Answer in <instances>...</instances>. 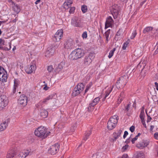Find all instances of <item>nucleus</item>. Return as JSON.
<instances>
[{
    "instance_id": "f257e3e1",
    "label": "nucleus",
    "mask_w": 158,
    "mask_h": 158,
    "mask_svg": "<svg viewBox=\"0 0 158 158\" xmlns=\"http://www.w3.org/2000/svg\"><path fill=\"white\" fill-rule=\"evenodd\" d=\"M50 132L48 131L47 129L44 127L40 126L35 130V135L42 139H44L50 134Z\"/></svg>"
},
{
    "instance_id": "f03ea898",
    "label": "nucleus",
    "mask_w": 158,
    "mask_h": 158,
    "mask_svg": "<svg viewBox=\"0 0 158 158\" xmlns=\"http://www.w3.org/2000/svg\"><path fill=\"white\" fill-rule=\"evenodd\" d=\"M85 53L83 49L77 48L73 51L69 56L71 60H75L81 58L84 56Z\"/></svg>"
},
{
    "instance_id": "7ed1b4c3",
    "label": "nucleus",
    "mask_w": 158,
    "mask_h": 158,
    "mask_svg": "<svg viewBox=\"0 0 158 158\" xmlns=\"http://www.w3.org/2000/svg\"><path fill=\"white\" fill-rule=\"evenodd\" d=\"M118 117L117 115H114L110 118L107 123V128L112 130L116 126L118 120Z\"/></svg>"
},
{
    "instance_id": "20e7f679",
    "label": "nucleus",
    "mask_w": 158,
    "mask_h": 158,
    "mask_svg": "<svg viewBox=\"0 0 158 158\" xmlns=\"http://www.w3.org/2000/svg\"><path fill=\"white\" fill-rule=\"evenodd\" d=\"M85 86L82 83L78 84L74 88L72 93V95L73 96H76L80 94L83 91Z\"/></svg>"
},
{
    "instance_id": "39448f33",
    "label": "nucleus",
    "mask_w": 158,
    "mask_h": 158,
    "mask_svg": "<svg viewBox=\"0 0 158 158\" xmlns=\"http://www.w3.org/2000/svg\"><path fill=\"white\" fill-rule=\"evenodd\" d=\"M95 56L94 52H90L89 55L86 56L84 60V64L86 66H89L92 63V60Z\"/></svg>"
},
{
    "instance_id": "423d86ee",
    "label": "nucleus",
    "mask_w": 158,
    "mask_h": 158,
    "mask_svg": "<svg viewBox=\"0 0 158 158\" xmlns=\"http://www.w3.org/2000/svg\"><path fill=\"white\" fill-rule=\"evenodd\" d=\"M127 83V80L126 77H121L117 81L116 85L118 89L122 88L124 87Z\"/></svg>"
},
{
    "instance_id": "0eeeda50",
    "label": "nucleus",
    "mask_w": 158,
    "mask_h": 158,
    "mask_svg": "<svg viewBox=\"0 0 158 158\" xmlns=\"http://www.w3.org/2000/svg\"><path fill=\"white\" fill-rule=\"evenodd\" d=\"M28 98L24 94L21 95L18 100V102L19 105L22 106H26L27 103Z\"/></svg>"
},
{
    "instance_id": "6e6552de",
    "label": "nucleus",
    "mask_w": 158,
    "mask_h": 158,
    "mask_svg": "<svg viewBox=\"0 0 158 158\" xmlns=\"http://www.w3.org/2000/svg\"><path fill=\"white\" fill-rule=\"evenodd\" d=\"M59 148V145L58 143H56L50 147L48 150V152L52 155H54L57 152Z\"/></svg>"
},
{
    "instance_id": "1a4fd4ad",
    "label": "nucleus",
    "mask_w": 158,
    "mask_h": 158,
    "mask_svg": "<svg viewBox=\"0 0 158 158\" xmlns=\"http://www.w3.org/2000/svg\"><path fill=\"white\" fill-rule=\"evenodd\" d=\"M7 74L6 71L2 67L0 66V78H1L2 81L6 82L7 78Z\"/></svg>"
},
{
    "instance_id": "9d476101",
    "label": "nucleus",
    "mask_w": 158,
    "mask_h": 158,
    "mask_svg": "<svg viewBox=\"0 0 158 158\" xmlns=\"http://www.w3.org/2000/svg\"><path fill=\"white\" fill-rule=\"evenodd\" d=\"M63 30L62 29L58 30L56 33L53 38V40L55 42L59 41L63 36Z\"/></svg>"
},
{
    "instance_id": "9b49d317",
    "label": "nucleus",
    "mask_w": 158,
    "mask_h": 158,
    "mask_svg": "<svg viewBox=\"0 0 158 158\" xmlns=\"http://www.w3.org/2000/svg\"><path fill=\"white\" fill-rule=\"evenodd\" d=\"M110 12L114 18L115 19L118 14V6L116 4H114L110 7Z\"/></svg>"
},
{
    "instance_id": "f8f14e48",
    "label": "nucleus",
    "mask_w": 158,
    "mask_h": 158,
    "mask_svg": "<svg viewBox=\"0 0 158 158\" xmlns=\"http://www.w3.org/2000/svg\"><path fill=\"white\" fill-rule=\"evenodd\" d=\"M8 103V99L5 95H2L0 97V107L3 108L7 105Z\"/></svg>"
},
{
    "instance_id": "ddd939ff",
    "label": "nucleus",
    "mask_w": 158,
    "mask_h": 158,
    "mask_svg": "<svg viewBox=\"0 0 158 158\" xmlns=\"http://www.w3.org/2000/svg\"><path fill=\"white\" fill-rule=\"evenodd\" d=\"M71 24L73 26L79 27H83V23L78 19H72L71 21Z\"/></svg>"
},
{
    "instance_id": "4468645a",
    "label": "nucleus",
    "mask_w": 158,
    "mask_h": 158,
    "mask_svg": "<svg viewBox=\"0 0 158 158\" xmlns=\"http://www.w3.org/2000/svg\"><path fill=\"white\" fill-rule=\"evenodd\" d=\"M114 24V20L112 18L109 16L106 19L105 24V29H107L109 27H112Z\"/></svg>"
},
{
    "instance_id": "2eb2a0df",
    "label": "nucleus",
    "mask_w": 158,
    "mask_h": 158,
    "mask_svg": "<svg viewBox=\"0 0 158 158\" xmlns=\"http://www.w3.org/2000/svg\"><path fill=\"white\" fill-rule=\"evenodd\" d=\"M144 106H143L141 108V111L140 113L139 117L141 119V123L143 126V127L145 128H147V126L145 123L144 117L145 114L144 112Z\"/></svg>"
},
{
    "instance_id": "dca6fc26",
    "label": "nucleus",
    "mask_w": 158,
    "mask_h": 158,
    "mask_svg": "<svg viewBox=\"0 0 158 158\" xmlns=\"http://www.w3.org/2000/svg\"><path fill=\"white\" fill-rule=\"evenodd\" d=\"M17 151L14 148L10 149L6 156V158H13L16 154Z\"/></svg>"
},
{
    "instance_id": "f3484780",
    "label": "nucleus",
    "mask_w": 158,
    "mask_h": 158,
    "mask_svg": "<svg viewBox=\"0 0 158 158\" xmlns=\"http://www.w3.org/2000/svg\"><path fill=\"white\" fill-rule=\"evenodd\" d=\"M55 48L52 47L47 48L45 53V56L48 57H50L53 56L55 53Z\"/></svg>"
},
{
    "instance_id": "a211bd4d",
    "label": "nucleus",
    "mask_w": 158,
    "mask_h": 158,
    "mask_svg": "<svg viewBox=\"0 0 158 158\" xmlns=\"http://www.w3.org/2000/svg\"><path fill=\"white\" fill-rule=\"evenodd\" d=\"M122 132V131L121 129L118 130L114 132L112 134L113 137L114 138L112 139L113 141H116V139H118L120 136Z\"/></svg>"
},
{
    "instance_id": "6ab92c4d",
    "label": "nucleus",
    "mask_w": 158,
    "mask_h": 158,
    "mask_svg": "<svg viewBox=\"0 0 158 158\" xmlns=\"http://www.w3.org/2000/svg\"><path fill=\"white\" fill-rule=\"evenodd\" d=\"M36 69V65L35 64L31 65L29 67L26 68L25 70L28 74H31L34 72Z\"/></svg>"
},
{
    "instance_id": "aec40b11",
    "label": "nucleus",
    "mask_w": 158,
    "mask_h": 158,
    "mask_svg": "<svg viewBox=\"0 0 158 158\" xmlns=\"http://www.w3.org/2000/svg\"><path fill=\"white\" fill-rule=\"evenodd\" d=\"M30 151L29 149L24 150L20 152L18 156L20 158H25L30 154Z\"/></svg>"
},
{
    "instance_id": "412c9836",
    "label": "nucleus",
    "mask_w": 158,
    "mask_h": 158,
    "mask_svg": "<svg viewBox=\"0 0 158 158\" xmlns=\"http://www.w3.org/2000/svg\"><path fill=\"white\" fill-rule=\"evenodd\" d=\"M100 99V98L99 97L95 98L89 104V106L88 107V109L89 110L91 109V108L93 109V108L94 106L97 105L99 102Z\"/></svg>"
},
{
    "instance_id": "4be33fe9",
    "label": "nucleus",
    "mask_w": 158,
    "mask_h": 158,
    "mask_svg": "<svg viewBox=\"0 0 158 158\" xmlns=\"http://www.w3.org/2000/svg\"><path fill=\"white\" fill-rule=\"evenodd\" d=\"M149 142L147 140H143L140 143L139 148L142 149L144 148L147 147L149 144Z\"/></svg>"
},
{
    "instance_id": "5701e85b",
    "label": "nucleus",
    "mask_w": 158,
    "mask_h": 158,
    "mask_svg": "<svg viewBox=\"0 0 158 158\" xmlns=\"http://www.w3.org/2000/svg\"><path fill=\"white\" fill-rule=\"evenodd\" d=\"M53 97V95H50L47 97L46 98H44L42 100H41L40 101L39 103H40V105H41L47 103L49 100L52 99Z\"/></svg>"
},
{
    "instance_id": "b1692460",
    "label": "nucleus",
    "mask_w": 158,
    "mask_h": 158,
    "mask_svg": "<svg viewBox=\"0 0 158 158\" xmlns=\"http://www.w3.org/2000/svg\"><path fill=\"white\" fill-rule=\"evenodd\" d=\"M48 111L45 109H42L40 110V115L42 118H45L48 116Z\"/></svg>"
},
{
    "instance_id": "393cba45",
    "label": "nucleus",
    "mask_w": 158,
    "mask_h": 158,
    "mask_svg": "<svg viewBox=\"0 0 158 158\" xmlns=\"http://www.w3.org/2000/svg\"><path fill=\"white\" fill-rule=\"evenodd\" d=\"M8 126V123L6 121L0 124V132L4 130Z\"/></svg>"
},
{
    "instance_id": "a878e982",
    "label": "nucleus",
    "mask_w": 158,
    "mask_h": 158,
    "mask_svg": "<svg viewBox=\"0 0 158 158\" xmlns=\"http://www.w3.org/2000/svg\"><path fill=\"white\" fill-rule=\"evenodd\" d=\"M13 9L14 11L17 14L19 13L20 10V9L19 5L17 4H14L13 6Z\"/></svg>"
},
{
    "instance_id": "bb28decb",
    "label": "nucleus",
    "mask_w": 158,
    "mask_h": 158,
    "mask_svg": "<svg viewBox=\"0 0 158 158\" xmlns=\"http://www.w3.org/2000/svg\"><path fill=\"white\" fill-rule=\"evenodd\" d=\"M91 133V130L87 131L85 133V136L83 137V139L85 141L87 140Z\"/></svg>"
},
{
    "instance_id": "cd10ccee",
    "label": "nucleus",
    "mask_w": 158,
    "mask_h": 158,
    "mask_svg": "<svg viewBox=\"0 0 158 158\" xmlns=\"http://www.w3.org/2000/svg\"><path fill=\"white\" fill-rule=\"evenodd\" d=\"M73 3L72 0H67L64 4L65 8H68Z\"/></svg>"
},
{
    "instance_id": "c85d7f7f",
    "label": "nucleus",
    "mask_w": 158,
    "mask_h": 158,
    "mask_svg": "<svg viewBox=\"0 0 158 158\" xmlns=\"http://www.w3.org/2000/svg\"><path fill=\"white\" fill-rule=\"evenodd\" d=\"M19 82L16 79H15L14 80V85L13 90V92L14 94L16 92V89L17 88Z\"/></svg>"
},
{
    "instance_id": "c756f323",
    "label": "nucleus",
    "mask_w": 158,
    "mask_h": 158,
    "mask_svg": "<svg viewBox=\"0 0 158 158\" xmlns=\"http://www.w3.org/2000/svg\"><path fill=\"white\" fill-rule=\"evenodd\" d=\"M110 29L108 30L107 31L105 32L104 33V35L106 38V43H107L109 41V36L110 34Z\"/></svg>"
},
{
    "instance_id": "7c9ffc66",
    "label": "nucleus",
    "mask_w": 158,
    "mask_h": 158,
    "mask_svg": "<svg viewBox=\"0 0 158 158\" xmlns=\"http://www.w3.org/2000/svg\"><path fill=\"white\" fill-rule=\"evenodd\" d=\"M124 97V94L123 92H121L120 94V96L118 99V103L120 104L123 100Z\"/></svg>"
},
{
    "instance_id": "2f4dec72",
    "label": "nucleus",
    "mask_w": 158,
    "mask_h": 158,
    "mask_svg": "<svg viewBox=\"0 0 158 158\" xmlns=\"http://www.w3.org/2000/svg\"><path fill=\"white\" fill-rule=\"evenodd\" d=\"M114 85H113L110 88H109L106 91L105 98H106L110 94L112 91L113 88L114 87Z\"/></svg>"
},
{
    "instance_id": "473e14b6",
    "label": "nucleus",
    "mask_w": 158,
    "mask_h": 158,
    "mask_svg": "<svg viewBox=\"0 0 158 158\" xmlns=\"http://www.w3.org/2000/svg\"><path fill=\"white\" fill-rule=\"evenodd\" d=\"M153 28L151 27H145L143 31L144 33H146L152 31Z\"/></svg>"
},
{
    "instance_id": "72a5a7b5",
    "label": "nucleus",
    "mask_w": 158,
    "mask_h": 158,
    "mask_svg": "<svg viewBox=\"0 0 158 158\" xmlns=\"http://www.w3.org/2000/svg\"><path fill=\"white\" fill-rule=\"evenodd\" d=\"M64 45L65 48L67 49L70 48L72 47V44L69 41L65 43Z\"/></svg>"
},
{
    "instance_id": "f704fd0d",
    "label": "nucleus",
    "mask_w": 158,
    "mask_h": 158,
    "mask_svg": "<svg viewBox=\"0 0 158 158\" xmlns=\"http://www.w3.org/2000/svg\"><path fill=\"white\" fill-rule=\"evenodd\" d=\"M65 61H61L58 65L57 68L61 70L63 69L65 65Z\"/></svg>"
},
{
    "instance_id": "c9c22d12",
    "label": "nucleus",
    "mask_w": 158,
    "mask_h": 158,
    "mask_svg": "<svg viewBox=\"0 0 158 158\" xmlns=\"http://www.w3.org/2000/svg\"><path fill=\"white\" fill-rule=\"evenodd\" d=\"M130 42V40L128 39L126 42L124 43L122 49L123 50H125Z\"/></svg>"
},
{
    "instance_id": "e433bc0d",
    "label": "nucleus",
    "mask_w": 158,
    "mask_h": 158,
    "mask_svg": "<svg viewBox=\"0 0 158 158\" xmlns=\"http://www.w3.org/2000/svg\"><path fill=\"white\" fill-rule=\"evenodd\" d=\"M116 49L115 48H114L112 50L110 51L109 53V55L108 56V57L110 59L112 57L115 51L116 50Z\"/></svg>"
},
{
    "instance_id": "4c0bfd02",
    "label": "nucleus",
    "mask_w": 158,
    "mask_h": 158,
    "mask_svg": "<svg viewBox=\"0 0 158 158\" xmlns=\"http://www.w3.org/2000/svg\"><path fill=\"white\" fill-rule=\"evenodd\" d=\"M81 10L83 13L86 12L87 10V8L86 6H82L81 8Z\"/></svg>"
},
{
    "instance_id": "58836bf2",
    "label": "nucleus",
    "mask_w": 158,
    "mask_h": 158,
    "mask_svg": "<svg viewBox=\"0 0 158 158\" xmlns=\"http://www.w3.org/2000/svg\"><path fill=\"white\" fill-rule=\"evenodd\" d=\"M92 85V84L91 83H90L89 84H88L86 87V89L85 91V93H86L88 90L90 89V88L91 87Z\"/></svg>"
},
{
    "instance_id": "ea45409f",
    "label": "nucleus",
    "mask_w": 158,
    "mask_h": 158,
    "mask_svg": "<svg viewBox=\"0 0 158 158\" xmlns=\"http://www.w3.org/2000/svg\"><path fill=\"white\" fill-rule=\"evenodd\" d=\"M137 34V32L136 30L133 31L132 32V35L130 37L131 39H133Z\"/></svg>"
},
{
    "instance_id": "a19ab883",
    "label": "nucleus",
    "mask_w": 158,
    "mask_h": 158,
    "mask_svg": "<svg viewBox=\"0 0 158 158\" xmlns=\"http://www.w3.org/2000/svg\"><path fill=\"white\" fill-rule=\"evenodd\" d=\"M131 103L130 102H129V103L126 106L125 108V111L126 112H129L130 111V106H131Z\"/></svg>"
},
{
    "instance_id": "79ce46f5",
    "label": "nucleus",
    "mask_w": 158,
    "mask_h": 158,
    "mask_svg": "<svg viewBox=\"0 0 158 158\" xmlns=\"http://www.w3.org/2000/svg\"><path fill=\"white\" fill-rule=\"evenodd\" d=\"M123 35V31L122 30L119 29L117 32L116 35H117V36H119L120 37H122V36Z\"/></svg>"
},
{
    "instance_id": "37998d69",
    "label": "nucleus",
    "mask_w": 158,
    "mask_h": 158,
    "mask_svg": "<svg viewBox=\"0 0 158 158\" xmlns=\"http://www.w3.org/2000/svg\"><path fill=\"white\" fill-rule=\"evenodd\" d=\"M4 40L2 39H0V49L2 48V46H3L4 44Z\"/></svg>"
},
{
    "instance_id": "c03bdc74",
    "label": "nucleus",
    "mask_w": 158,
    "mask_h": 158,
    "mask_svg": "<svg viewBox=\"0 0 158 158\" xmlns=\"http://www.w3.org/2000/svg\"><path fill=\"white\" fill-rule=\"evenodd\" d=\"M138 134L134 138L131 139V142L132 143H133V144L134 143H135V141L136 140H137V139L138 138Z\"/></svg>"
},
{
    "instance_id": "a18cd8bd",
    "label": "nucleus",
    "mask_w": 158,
    "mask_h": 158,
    "mask_svg": "<svg viewBox=\"0 0 158 158\" xmlns=\"http://www.w3.org/2000/svg\"><path fill=\"white\" fill-rule=\"evenodd\" d=\"M53 70V68L52 65H49L48 66L47 70L49 72H52Z\"/></svg>"
},
{
    "instance_id": "49530a36",
    "label": "nucleus",
    "mask_w": 158,
    "mask_h": 158,
    "mask_svg": "<svg viewBox=\"0 0 158 158\" xmlns=\"http://www.w3.org/2000/svg\"><path fill=\"white\" fill-rule=\"evenodd\" d=\"M129 145H126L124 146H123L122 148L123 152L125 151L128 148Z\"/></svg>"
},
{
    "instance_id": "de8ad7c7",
    "label": "nucleus",
    "mask_w": 158,
    "mask_h": 158,
    "mask_svg": "<svg viewBox=\"0 0 158 158\" xmlns=\"http://www.w3.org/2000/svg\"><path fill=\"white\" fill-rule=\"evenodd\" d=\"M82 37L83 39H86L87 37V33L86 31L84 32L82 35Z\"/></svg>"
},
{
    "instance_id": "09e8293b",
    "label": "nucleus",
    "mask_w": 158,
    "mask_h": 158,
    "mask_svg": "<svg viewBox=\"0 0 158 158\" xmlns=\"http://www.w3.org/2000/svg\"><path fill=\"white\" fill-rule=\"evenodd\" d=\"M75 10V8L74 7H71L69 10V12L70 13H73L74 12Z\"/></svg>"
},
{
    "instance_id": "8fccbe9b",
    "label": "nucleus",
    "mask_w": 158,
    "mask_h": 158,
    "mask_svg": "<svg viewBox=\"0 0 158 158\" xmlns=\"http://www.w3.org/2000/svg\"><path fill=\"white\" fill-rule=\"evenodd\" d=\"M144 155L143 153H139V158H144Z\"/></svg>"
},
{
    "instance_id": "3c124183",
    "label": "nucleus",
    "mask_w": 158,
    "mask_h": 158,
    "mask_svg": "<svg viewBox=\"0 0 158 158\" xmlns=\"http://www.w3.org/2000/svg\"><path fill=\"white\" fill-rule=\"evenodd\" d=\"M18 15L16 16V15H15V19L14 20H13L12 21H10V22L15 23L18 20Z\"/></svg>"
},
{
    "instance_id": "603ef678",
    "label": "nucleus",
    "mask_w": 158,
    "mask_h": 158,
    "mask_svg": "<svg viewBox=\"0 0 158 158\" xmlns=\"http://www.w3.org/2000/svg\"><path fill=\"white\" fill-rule=\"evenodd\" d=\"M135 129V127L133 126H131L130 128V130L131 132H133L134 131Z\"/></svg>"
},
{
    "instance_id": "864d4df0",
    "label": "nucleus",
    "mask_w": 158,
    "mask_h": 158,
    "mask_svg": "<svg viewBox=\"0 0 158 158\" xmlns=\"http://www.w3.org/2000/svg\"><path fill=\"white\" fill-rule=\"evenodd\" d=\"M118 158H128V156L127 154H124L122 157H119Z\"/></svg>"
},
{
    "instance_id": "5fc2aeb1",
    "label": "nucleus",
    "mask_w": 158,
    "mask_h": 158,
    "mask_svg": "<svg viewBox=\"0 0 158 158\" xmlns=\"http://www.w3.org/2000/svg\"><path fill=\"white\" fill-rule=\"evenodd\" d=\"M128 132L127 131H125L124 132V134L123 135V138L124 139H125L127 135H128Z\"/></svg>"
},
{
    "instance_id": "6e6d98bb",
    "label": "nucleus",
    "mask_w": 158,
    "mask_h": 158,
    "mask_svg": "<svg viewBox=\"0 0 158 158\" xmlns=\"http://www.w3.org/2000/svg\"><path fill=\"white\" fill-rule=\"evenodd\" d=\"M122 38V37H120L119 36H117V35H116L115 37V40H120Z\"/></svg>"
},
{
    "instance_id": "4d7b16f0",
    "label": "nucleus",
    "mask_w": 158,
    "mask_h": 158,
    "mask_svg": "<svg viewBox=\"0 0 158 158\" xmlns=\"http://www.w3.org/2000/svg\"><path fill=\"white\" fill-rule=\"evenodd\" d=\"M154 137L156 139H158V132H156L154 134Z\"/></svg>"
},
{
    "instance_id": "13d9d810",
    "label": "nucleus",
    "mask_w": 158,
    "mask_h": 158,
    "mask_svg": "<svg viewBox=\"0 0 158 158\" xmlns=\"http://www.w3.org/2000/svg\"><path fill=\"white\" fill-rule=\"evenodd\" d=\"M147 116H148V119L147 120V122L148 123L151 121V120L152 118L151 117H150L149 116L148 114H147Z\"/></svg>"
},
{
    "instance_id": "bf43d9fd",
    "label": "nucleus",
    "mask_w": 158,
    "mask_h": 158,
    "mask_svg": "<svg viewBox=\"0 0 158 158\" xmlns=\"http://www.w3.org/2000/svg\"><path fill=\"white\" fill-rule=\"evenodd\" d=\"M140 74L142 75L141 77H142V78H143L145 76V73L144 72H141Z\"/></svg>"
},
{
    "instance_id": "052dcab7",
    "label": "nucleus",
    "mask_w": 158,
    "mask_h": 158,
    "mask_svg": "<svg viewBox=\"0 0 158 158\" xmlns=\"http://www.w3.org/2000/svg\"><path fill=\"white\" fill-rule=\"evenodd\" d=\"M155 84L156 90L158 91V83L157 82H155Z\"/></svg>"
},
{
    "instance_id": "680f3d73",
    "label": "nucleus",
    "mask_w": 158,
    "mask_h": 158,
    "mask_svg": "<svg viewBox=\"0 0 158 158\" xmlns=\"http://www.w3.org/2000/svg\"><path fill=\"white\" fill-rule=\"evenodd\" d=\"M133 158H138V154H134L133 156Z\"/></svg>"
},
{
    "instance_id": "e2e57ef3",
    "label": "nucleus",
    "mask_w": 158,
    "mask_h": 158,
    "mask_svg": "<svg viewBox=\"0 0 158 158\" xmlns=\"http://www.w3.org/2000/svg\"><path fill=\"white\" fill-rule=\"evenodd\" d=\"M41 0H37L35 2V4H37L39 3L40 2Z\"/></svg>"
},
{
    "instance_id": "0e129e2a",
    "label": "nucleus",
    "mask_w": 158,
    "mask_h": 158,
    "mask_svg": "<svg viewBox=\"0 0 158 158\" xmlns=\"http://www.w3.org/2000/svg\"><path fill=\"white\" fill-rule=\"evenodd\" d=\"M158 52V42L157 43V46L156 50L155 51V53H157Z\"/></svg>"
},
{
    "instance_id": "69168bd1",
    "label": "nucleus",
    "mask_w": 158,
    "mask_h": 158,
    "mask_svg": "<svg viewBox=\"0 0 158 158\" xmlns=\"http://www.w3.org/2000/svg\"><path fill=\"white\" fill-rule=\"evenodd\" d=\"M48 88L49 87L47 86H46L44 87V89L46 90H47L48 89Z\"/></svg>"
},
{
    "instance_id": "338daca9",
    "label": "nucleus",
    "mask_w": 158,
    "mask_h": 158,
    "mask_svg": "<svg viewBox=\"0 0 158 158\" xmlns=\"http://www.w3.org/2000/svg\"><path fill=\"white\" fill-rule=\"evenodd\" d=\"M154 127V126H153V125L151 126L150 127V130L151 131H152Z\"/></svg>"
},
{
    "instance_id": "774afa93",
    "label": "nucleus",
    "mask_w": 158,
    "mask_h": 158,
    "mask_svg": "<svg viewBox=\"0 0 158 158\" xmlns=\"http://www.w3.org/2000/svg\"><path fill=\"white\" fill-rule=\"evenodd\" d=\"M130 141V139H127L126 140V142L127 143H129Z\"/></svg>"
}]
</instances>
